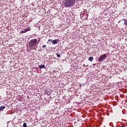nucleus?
I'll return each instance as SVG.
<instances>
[{
	"mask_svg": "<svg viewBox=\"0 0 127 127\" xmlns=\"http://www.w3.org/2000/svg\"><path fill=\"white\" fill-rule=\"evenodd\" d=\"M107 58V55L106 54H104L102 55H101L100 57L98 59V61L99 62H103L104 60Z\"/></svg>",
	"mask_w": 127,
	"mask_h": 127,
	"instance_id": "3",
	"label": "nucleus"
},
{
	"mask_svg": "<svg viewBox=\"0 0 127 127\" xmlns=\"http://www.w3.org/2000/svg\"><path fill=\"white\" fill-rule=\"evenodd\" d=\"M39 68H40V69H43L45 68V65H39Z\"/></svg>",
	"mask_w": 127,
	"mask_h": 127,
	"instance_id": "7",
	"label": "nucleus"
},
{
	"mask_svg": "<svg viewBox=\"0 0 127 127\" xmlns=\"http://www.w3.org/2000/svg\"><path fill=\"white\" fill-rule=\"evenodd\" d=\"M121 127H126L125 126H122Z\"/></svg>",
	"mask_w": 127,
	"mask_h": 127,
	"instance_id": "17",
	"label": "nucleus"
},
{
	"mask_svg": "<svg viewBox=\"0 0 127 127\" xmlns=\"http://www.w3.org/2000/svg\"><path fill=\"white\" fill-rule=\"evenodd\" d=\"M57 57H58L59 58H60V57H61V55H59V54H57Z\"/></svg>",
	"mask_w": 127,
	"mask_h": 127,
	"instance_id": "13",
	"label": "nucleus"
},
{
	"mask_svg": "<svg viewBox=\"0 0 127 127\" xmlns=\"http://www.w3.org/2000/svg\"><path fill=\"white\" fill-rule=\"evenodd\" d=\"M45 47H46V45H43L42 46V48H45Z\"/></svg>",
	"mask_w": 127,
	"mask_h": 127,
	"instance_id": "15",
	"label": "nucleus"
},
{
	"mask_svg": "<svg viewBox=\"0 0 127 127\" xmlns=\"http://www.w3.org/2000/svg\"><path fill=\"white\" fill-rule=\"evenodd\" d=\"M23 127H27V125L26 124V123H24L23 125Z\"/></svg>",
	"mask_w": 127,
	"mask_h": 127,
	"instance_id": "11",
	"label": "nucleus"
},
{
	"mask_svg": "<svg viewBox=\"0 0 127 127\" xmlns=\"http://www.w3.org/2000/svg\"><path fill=\"white\" fill-rule=\"evenodd\" d=\"M124 21V25H127V20H125L124 19H123Z\"/></svg>",
	"mask_w": 127,
	"mask_h": 127,
	"instance_id": "10",
	"label": "nucleus"
},
{
	"mask_svg": "<svg viewBox=\"0 0 127 127\" xmlns=\"http://www.w3.org/2000/svg\"><path fill=\"white\" fill-rule=\"evenodd\" d=\"M49 41H52H52H52V39H49V40H48L47 43H49Z\"/></svg>",
	"mask_w": 127,
	"mask_h": 127,
	"instance_id": "14",
	"label": "nucleus"
},
{
	"mask_svg": "<svg viewBox=\"0 0 127 127\" xmlns=\"http://www.w3.org/2000/svg\"><path fill=\"white\" fill-rule=\"evenodd\" d=\"M64 5L65 7H72L76 3V0H64Z\"/></svg>",
	"mask_w": 127,
	"mask_h": 127,
	"instance_id": "1",
	"label": "nucleus"
},
{
	"mask_svg": "<svg viewBox=\"0 0 127 127\" xmlns=\"http://www.w3.org/2000/svg\"><path fill=\"white\" fill-rule=\"evenodd\" d=\"M44 93L45 95H47L48 96H49L50 95V92L48 90H45Z\"/></svg>",
	"mask_w": 127,
	"mask_h": 127,
	"instance_id": "5",
	"label": "nucleus"
},
{
	"mask_svg": "<svg viewBox=\"0 0 127 127\" xmlns=\"http://www.w3.org/2000/svg\"><path fill=\"white\" fill-rule=\"evenodd\" d=\"M88 60H89V61H91V62H92V61H93V60H94V58L93 57H89L88 58Z\"/></svg>",
	"mask_w": 127,
	"mask_h": 127,
	"instance_id": "8",
	"label": "nucleus"
},
{
	"mask_svg": "<svg viewBox=\"0 0 127 127\" xmlns=\"http://www.w3.org/2000/svg\"><path fill=\"white\" fill-rule=\"evenodd\" d=\"M25 30L26 31V32H27V31H30V30H31V28H30V27H29L25 29Z\"/></svg>",
	"mask_w": 127,
	"mask_h": 127,
	"instance_id": "9",
	"label": "nucleus"
},
{
	"mask_svg": "<svg viewBox=\"0 0 127 127\" xmlns=\"http://www.w3.org/2000/svg\"><path fill=\"white\" fill-rule=\"evenodd\" d=\"M57 41H59V39H57Z\"/></svg>",
	"mask_w": 127,
	"mask_h": 127,
	"instance_id": "19",
	"label": "nucleus"
},
{
	"mask_svg": "<svg viewBox=\"0 0 127 127\" xmlns=\"http://www.w3.org/2000/svg\"><path fill=\"white\" fill-rule=\"evenodd\" d=\"M83 67H86V65L83 64Z\"/></svg>",
	"mask_w": 127,
	"mask_h": 127,
	"instance_id": "16",
	"label": "nucleus"
},
{
	"mask_svg": "<svg viewBox=\"0 0 127 127\" xmlns=\"http://www.w3.org/2000/svg\"><path fill=\"white\" fill-rule=\"evenodd\" d=\"M37 44V39H34L32 40H31L29 41V46L28 47H30L31 50H36V48H35V46H36Z\"/></svg>",
	"mask_w": 127,
	"mask_h": 127,
	"instance_id": "2",
	"label": "nucleus"
},
{
	"mask_svg": "<svg viewBox=\"0 0 127 127\" xmlns=\"http://www.w3.org/2000/svg\"><path fill=\"white\" fill-rule=\"evenodd\" d=\"M57 43H58L57 40H54L52 41V44H53V45H55V44H57Z\"/></svg>",
	"mask_w": 127,
	"mask_h": 127,
	"instance_id": "6",
	"label": "nucleus"
},
{
	"mask_svg": "<svg viewBox=\"0 0 127 127\" xmlns=\"http://www.w3.org/2000/svg\"><path fill=\"white\" fill-rule=\"evenodd\" d=\"M87 11V10H84V12H86Z\"/></svg>",
	"mask_w": 127,
	"mask_h": 127,
	"instance_id": "18",
	"label": "nucleus"
},
{
	"mask_svg": "<svg viewBox=\"0 0 127 127\" xmlns=\"http://www.w3.org/2000/svg\"><path fill=\"white\" fill-rule=\"evenodd\" d=\"M5 109V106H1L0 107V112H3V110Z\"/></svg>",
	"mask_w": 127,
	"mask_h": 127,
	"instance_id": "4",
	"label": "nucleus"
},
{
	"mask_svg": "<svg viewBox=\"0 0 127 127\" xmlns=\"http://www.w3.org/2000/svg\"><path fill=\"white\" fill-rule=\"evenodd\" d=\"M25 32H26V31L24 29V30L21 31L20 33H25Z\"/></svg>",
	"mask_w": 127,
	"mask_h": 127,
	"instance_id": "12",
	"label": "nucleus"
}]
</instances>
